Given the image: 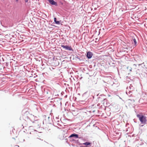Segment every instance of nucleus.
Returning a JSON list of instances; mask_svg holds the SVG:
<instances>
[{"instance_id":"obj_1","label":"nucleus","mask_w":147,"mask_h":147,"mask_svg":"<svg viewBox=\"0 0 147 147\" xmlns=\"http://www.w3.org/2000/svg\"><path fill=\"white\" fill-rule=\"evenodd\" d=\"M137 116L142 123L145 124L146 123L147 120L146 117L139 115H137Z\"/></svg>"},{"instance_id":"obj_2","label":"nucleus","mask_w":147,"mask_h":147,"mask_svg":"<svg viewBox=\"0 0 147 147\" xmlns=\"http://www.w3.org/2000/svg\"><path fill=\"white\" fill-rule=\"evenodd\" d=\"M140 65H137L135 64H134L132 66V69H137L136 70V71L137 72V71H139L140 70Z\"/></svg>"},{"instance_id":"obj_3","label":"nucleus","mask_w":147,"mask_h":147,"mask_svg":"<svg viewBox=\"0 0 147 147\" xmlns=\"http://www.w3.org/2000/svg\"><path fill=\"white\" fill-rule=\"evenodd\" d=\"M61 47L66 50H67L69 51H71L72 50V48L70 46H69L66 45L65 46L64 45H61Z\"/></svg>"},{"instance_id":"obj_4","label":"nucleus","mask_w":147,"mask_h":147,"mask_svg":"<svg viewBox=\"0 0 147 147\" xmlns=\"http://www.w3.org/2000/svg\"><path fill=\"white\" fill-rule=\"evenodd\" d=\"M93 55L92 53L91 52H88L87 53V57L88 59L91 58Z\"/></svg>"},{"instance_id":"obj_5","label":"nucleus","mask_w":147,"mask_h":147,"mask_svg":"<svg viewBox=\"0 0 147 147\" xmlns=\"http://www.w3.org/2000/svg\"><path fill=\"white\" fill-rule=\"evenodd\" d=\"M50 3L53 5H57V3L55 1L53 0H48Z\"/></svg>"},{"instance_id":"obj_6","label":"nucleus","mask_w":147,"mask_h":147,"mask_svg":"<svg viewBox=\"0 0 147 147\" xmlns=\"http://www.w3.org/2000/svg\"><path fill=\"white\" fill-rule=\"evenodd\" d=\"M74 137L76 138H79L78 135L77 134H73L71 135L70 136V137Z\"/></svg>"},{"instance_id":"obj_7","label":"nucleus","mask_w":147,"mask_h":147,"mask_svg":"<svg viewBox=\"0 0 147 147\" xmlns=\"http://www.w3.org/2000/svg\"><path fill=\"white\" fill-rule=\"evenodd\" d=\"M56 20L57 19L56 18H54V20L55 23L58 24H59L60 23V22L59 21H57Z\"/></svg>"},{"instance_id":"obj_8","label":"nucleus","mask_w":147,"mask_h":147,"mask_svg":"<svg viewBox=\"0 0 147 147\" xmlns=\"http://www.w3.org/2000/svg\"><path fill=\"white\" fill-rule=\"evenodd\" d=\"M83 144L84 145H86V146H87L90 145V143L89 142H87L85 143H83Z\"/></svg>"},{"instance_id":"obj_9","label":"nucleus","mask_w":147,"mask_h":147,"mask_svg":"<svg viewBox=\"0 0 147 147\" xmlns=\"http://www.w3.org/2000/svg\"><path fill=\"white\" fill-rule=\"evenodd\" d=\"M36 141L37 142H39V141H42V140H41L40 139L38 138H37L36 139Z\"/></svg>"},{"instance_id":"obj_10","label":"nucleus","mask_w":147,"mask_h":147,"mask_svg":"<svg viewBox=\"0 0 147 147\" xmlns=\"http://www.w3.org/2000/svg\"><path fill=\"white\" fill-rule=\"evenodd\" d=\"M133 41H134V43H135V44L136 45V43H137V42L136 41V39H135V38H134L133 39Z\"/></svg>"},{"instance_id":"obj_11","label":"nucleus","mask_w":147,"mask_h":147,"mask_svg":"<svg viewBox=\"0 0 147 147\" xmlns=\"http://www.w3.org/2000/svg\"><path fill=\"white\" fill-rule=\"evenodd\" d=\"M25 1L26 2H27L28 1V0H25Z\"/></svg>"},{"instance_id":"obj_12","label":"nucleus","mask_w":147,"mask_h":147,"mask_svg":"<svg viewBox=\"0 0 147 147\" xmlns=\"http://www.w3.org/2000/svg\"><path fill=\"white\" fill-rule=\"evenodd\" d=\"M87 147V146H85V147L82 146V147Z\"/></svg>"},{"instance_id":"obj_13","label":"nucleus","mask_w":147,"mask_h":147,"mask_svg":"<svg viewBox=\"0 0 147 147\" xmlns=\"http://www.w3.org/2000/svg\"><path fill=\"white\" fill-rule=\"evenodd\" d=\"M92 112H94V111H93Z\"/></svg>"},{"instance_id":"obj_14","label":"nucleus","mask_w":147,"mask_h":147,"mask_svg":"<svg viewBox=\"0 0 147 147\" xmlns=\"http://www.w3.org/2000/svg\"><path fill=\"white\" fill-rule=\"evenodd\" d=\"M16 1H18V0H16Z\"/></svg>"}]
</instances>
